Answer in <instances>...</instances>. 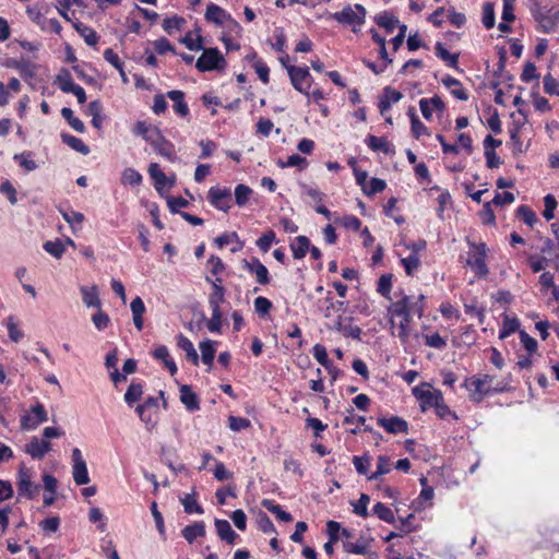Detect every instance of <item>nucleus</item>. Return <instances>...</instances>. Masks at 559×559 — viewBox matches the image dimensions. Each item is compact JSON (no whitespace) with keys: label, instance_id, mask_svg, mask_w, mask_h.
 <instances>
[{"label":"nucleus","instance_id":"nucleus-49","mask_svg":"<svg viewBox=\"0 0 559 559\" xmlns=\"http://www.w3.org/2000/svg\"><path fill=\"white\" fill-rule=\"evenodd\" d=\"M143 394V389L140 383H131L124 394V400L129 405L139 401Z\"/></svg>","mask_w":559,"mask_h":559},{"label":"nucleus","instance_id":"nucleus-25","mask_svg":"<svg viewBox=\"0 0 559 559\" xmlns=\"http://www.w3.org/2000/svg\"><path fill=\"white\" fill-rule=\"evenodd\" d=\"M132 317H133V323L135 328L141 331L143 329L144 322H143V313L145 312V305L141 297H135L130 305Z\"/></svg>","mask_w":559,"mask_h":559},{"label":"nucleus","instance_id":"nucleus-14","mask_svg":"<svg viewBox=\"0 0 559 559\" xmlns=\"http://www.w3.org/2000/svg\"><path fill=\"white\" fill-rule=\"evenodd\" d=\"M419 108L425 119L430 120L432 117V109L442 112L445 105L441 97L435 95L431 98H421L419 100Z\"/></svg>","mask_w":559,"mask_h":559},{"label":"nucleus","instance_id":"nucleus-50","mask_svg":"<svg viewBox=\"0 0 559 559\" xmlns=\"http://www.w3.org/2000/svg\"><path fill=\"white\" fill-rule=\"evenodd\" d=\"M389 472H390V459L385 455H380L378 457L377 471L369 476V479L376 480L381 475L388 474Z\"/></svg>","mask_w":559,"mask_h":559},{"label":"nucleus","instance_id":"nucleus-27","mask_svg":"<svg viewBox=\"0 0 559 559\" xmlns=\"http://www.w3.org/2000/svg\"><path fill=\"white\" fill-rule=\"evenodd\" d=\"M310 247V240L306 236H298L295 238L294 242L290 245V249L293 251V257L295 259L305 258L307 251Z\"/></svg>","mask_w":559,"mask_h":559},{"label":"nucleus","instance_id":"nucleus-29","mask_svg":"<svg viewBox=\"0 0 559 559\" xmlns=\"http://www.w3.org/2000/svg\"><path fill=\"white\" fill-rule=\"evenodd\" d=\"M225 301V288L221 284L214 283V289L209 296V305L212 311L221 310V304Z\"/></svg>","mask_w":559,"mask_h":559},{"label":"nucleus","instance_id":"nucleus-2","mask_svg":"<svg viewBox=\"0 0 559 559\" xmlns=\"http://www.w3.org/2000/svg\"><path fill=\"white\" fill-rule=\"evenodd\" d=\"M366 14V9L361 4H348L342 11L331 14V17L340 24L352 26L353 32L356 33V27L365 23Z\"/></svg>","mask_w":559,"mask_h":559},{"label":"nucleus","instance_id":"nucleus-5","mask_svg":"<svg viewBox=\"0 0 559 559\" xmlns=\"http://www.w3.org/2000/svg\"><path fill=\"white\" fill-rule=\"evenodd\" d=\"M203 52L197 60L195 67L201 72L222 71L226 67V60L217 48H203Z\"/></svg>","mask_w":559,"mask_h":559},{"label":"nucleus","instance_id":"nucleus-13","mask_svg":"<svg viewBox=\"0 0 559 559\" xmlns=\"http://www.w3.org/2000/svg\"><path fill=\"white\" fill-rule=\"evenodd\" d=\"M378 425L385 429L389 433H407L408 424L406 420L399 416H393L390 418H379Z\"/></svg>","mask_w":559,"mask_h":559},{"label":"nucleus","instance_id":"nucleus-42","mask_svg":"<svg viewBox=\"0 0 559 559\" xmlns=\"http://www.w3.org/2000/svg\"><path fill=\"white\" fill-rule=\"evenodd\" d=\"M121 182L133 187L139 186L142 182V175L133 168H126L122 173Z\"/></svg>","mask_w":559,"mask_h":559},{"label":"nucleus","instance_id":"nucleus-19","mask_svg":"<svg viewBox=\"0 0 559 559\" xmlns=\"http://www.w3.org/2000/svg\"><path fill=\"white\" fill-rule=\"evenodd\" d=\"M479 253L475 254L467 260V264L478 274L479 276H486L488 269L485 263V245L481 243L479 247Z\"/></svg>","mask_w":559,"mask_h":559},{"label":"nucleus","instance_id":"nucleus-22","mask_svg":"<svg viewBox=\"0 0 559 559\" xmlns=\"http://www.w3.org/2000/svg\"><path fill=\"white\" fill-rule=\"evenodd\" d=\"M205 17L207 21L215 23L216 25H223L230 15L227 14L221 7L211 3L206 8Z\"/></svg>","mask_w":559,"mask_h":559},{"label":"nucleus","instance_id":"nucleus-51","mask_svg":"<svg viewBox=\"0 0 559 559\" xmlns=\"http://www.w3.org/2000/svg\"><path fill=\"white\" fill-rule=\"evenodd\" d=\"M154 130H158L157 128L151 127L145 121H138L134 124L133 133L136 135H141L147 141V138H154Z\"/></svg>","mask_w":559,"mask_h":559},{"label":"nucleus","instance_id":"nucleus-54","mask_svg":"<svg viewBox=\"0 0 559 559\" xmlns=\"http://www.w3.org/2000/svg\"><path fill=\"white\" fill-rule=\"evenodd\" d=\"M275 233L273 230L265 231L258 240L257 246L263 252H267L271 245L275 241Z\"/></svg>","mask_w":559,"mask_h":559},{"label":"nucleus","instance_id":"nucleus-3","mask_svg":"<svg viewBox=\"0 0 559 559\" xmlns=\"http://www.w3.org/2000/svg\"><path fill=\"white\" fill-rule=\"evenodd\" d=\"M531 1L530 10L535 21L539 24L540 29L544 33L552 32L559 22V10L551 8L544 11L537 0Z\"/></svg>","mask_w":559,"mask_h":559},{"label":"nucleus","instance_id":"nucleus-45","mask_svg":"<svg viewBox=\"0 0 559 559\" xmlns=\"http://www.w3.org/2000/svg\"><path fill=\"white\" fill-rule=\"evenodd\" d=\"M57 83L59 85V88L64 93H70L76 85L73 82L68 70H63L60 74H58Z\"/></svg>","mask_w":559,"mask_h":559},{"label":"nucleus","instance_id":"nucleus-47","mask_svg":"<svg viewBox=\"0 0 559 559\" xmlns=\"http://www.w3.org/2000/svg\"><path fill=\"white\" fill-rule=\"evenodd\" d=\"M399 319H400L399 323L395 324V326H397V336L401 338V341L403 343H407L409 333H411L409 323H411L412 317L409 314L407 317L399 318Z\"/></svg>","mask_w":559,"mask_h":559},{"label":"nucleus","instance_id":"nucleus-61","mask_svg":"<svg viewBox=\"0 0 559 559\" xmlns=\"http://www.w3.org/2000/svg\"><path fill=\"white\" fill-rule=\"evenodd\" d=\"M271 308L272 302L267 298L260 296L254 299V310L257 313L265 316L270 312Z\"/></svg>","mask_w":559,"mask_h":559},{"label":"nucleus","instance_id":"nucleus-60","mask_svg":"<svg viewBox=\"0 0 559 559\" xmlns=\"http://www.w3.org/2000/svg\"><path fill=\"white\" fill-rule=\"evenodd\" d=\"M343 547L346 552L356 554V555H365L367 554L368 547L362 543H353L349 540L343 542Z\"/></svg>","mask_w":559,"mask_h":559},{"label":"nucleus","instance_id":"nucleus-23","mask_svg":"<svg viewBox=\"0 0 559 559\" xmlns=\"http://www.w3.org/2000/svg\"><path fill=\"white\" fill-rule=\"evenodd\" d=\"M167 97L170 98L174 104V110L180 115L181 117H186L189 115V107L185 102V93L182 91H169L167 93Z\"/></svg>","mask_w":559,"mask_h":559},{"label":"nucleus","instance_id":"nucleus-9","mask_svg":"<svg viewBox=\"0 0 559 559\" xmlns=\"http://www.w3.org/2000/svg\"><path fill=\"white\" fill-rule=\"evenodd\" d=\"M154 138H147V142H150V144L159 155L166 157L170 162H175L177 156L175 153L174 144L164 138L159 130H154Z\"/></svg>","mask_w":559,"mask_h":559},{"label":"nucleus","instance_id":"nucleus-24","mask_svg":"<svg viewBox=\"0 0 559 559\" xmlns=\"http://www.w3.org/2000/svg\"><path fill=\"white\" fill-rule=\"evenodd\" d=\"M181 534L189 544H192L198 537L205 535V524L204 522H195L192 525H187Z\"/></svg>","mask_w":559,"mask_h":559},{"label":"nucleus","instance_id":"nucleus-20","mask_svg":"<svg viewBox=\"0 0 559 559\" xmlns=\"http://www.w3.org/2000/svg\"><path fill=\"white\" fill-rule=\"evenodd\" d=\"M80 290L82 294L83 302L86 307H94L98 309L100 308L102 302L98 296V288L96 285H93L91 287L82 286Z\"/></svg>","mask_w":559,"mask_h":559},{"label":"nucleus","instance_id":"nucleus-18","mask_svg":"<svg viewBox=\"0 0 559 559\" xmlns=\"http://www.w3.org/2000/svg\"><path fill=\"white\" fill-rule=\"evenodd\" d=\"M217 535L222 540L233 545L237 538V534L231 528L227 520L216 519L214 522Z\"/></svg>","mask_w":559,"mask_h":559},{"label":"nucleus","instance_id":"nucleus-26","mask_svg":"<svg viewBox=\"0 0 559 559\" xmlns=\"http://www.w3.org/2000/svg\"><path fill=\"white\" fill-rule=\"evenodd\" d=\"M217 343L211 340H205L200 343L199 347L202 354V361L203 364L207 365L210 368L213 365V360L216 353V345Z\"/></svg>","mask_w":559,"mask_h":559},{"label":"nucleus","instance_id":"nucleus-28","mask_svg":"<svg viewBox=\"0 0 559 559\" xmlns=\"http://www.w3.org/2000/svg\"><path fill=\"white\" fill-rule=\"evenodd\" d=\"M178 346L185 350L187 358L194 365L199 364V355L191 341L182 334L178 337Z\"/></svg>","mask_w":559,"mask_h":559},{"label":"nucleus","instance_id":"nucleus-30","mask_svg":"<svg viewBox=\"0 0 559 559\" xmlns=\"http://www.w3.org/2000/svg\"><path fill=\"white\" fill-rule=\"evenodd\" d=\"M148 174L155 182V188L160 191L168 182V177L160 170L157 163H151L148 166Z\"/></svg>","mask_w":559,"mask_h":559},{"label":"nucleus","instance_id":"nucleus-62","mask_svg":"<svg viewBox=\"0 0 559 559\" xmlns=\"http://www.w3.org/2000/svg\"><path fill=\"white\" fill-rule=\"evenodd\" d=\"M229 428L233 431H240L250 427L251 423L248 418L230 416L228 418Z\"/></svg>","mask_w":559,"mask_h":559},{"label":"nucleus","instance_id":"nucleus-44","mask_svg":"<svg viewBox=\"0 0 559 559\" xmlns=\"http://www.w3.org/2000/svg\"><path fill=\"white\" fill-rule=\"evenodd\" d=\"M44 249L46 252H48L49 254H51L52 257H55L56 259H60L62 257V254L64 253V243L57 239L55 241H46L44 243Z\"/></svg>","mask_w":559,"mask_h":559},{"label":"nucleus","instance_id":"nucleus-64","mask_svg":"<svg viewBox=\"0 0 559 559\" xmlns=\"http://www.w3.org/2000/svg\"><path fill=\"white\" fill-rule=\"evenodd\" d=\"M92 321L97 330L106 329L110 322L109 316L100 309L92 317Z\"/></svg>","mask_w":559,"mask_h":559},{"label":"nucleus","instance_id":"nucleus-43","mask_svg":"<svg viewBox=\"0 0 559 559\" xmlns=\"http://www.w3.org/2000/svg\"><path fill=\"white\" fill-rule=\"evenodd\" d=\"M373 513L382 521L386 523H393L395 521L393 511L384 506L382 502H378L373 506Z\"/></svg>","mask_w":559,"mask_h":559},{"label":"nucleus","instance_id":"nucleus-59","mask_svg":"<svg viewBox=\"0 0 559 559\" xmlns=\"http://www.w3.org/2000/svg\"><path fill=\"white\" fill-rule=\"evenodd\" d=\"M544 91L549 95L559 96V82L550 74L544 78Z\"/></svg>","mask_w":559,"mask_h":559},{"label":"nucleus","instance_id":"nucleus-33","mask_svg":"<svg viewBox=\"0 0 559 559\" xmlns=\"http://www.w3.org/2000/svg\"><path fill=\"white\" fill-rule=\"evenodd\" d=\"M435 49L437 57L445 61L450 67L459 68V53H450L441 43H437Z\"/></svg>","mask_w":559,"mask_h":559},{"label":"nucleus","instance_id":"nucleus-10","mask_svg":"<svg viewBox=\"0 0 559 559\" xmlns=\"http://www.w3.org/2000/svg\"><path fill=\"white\" fill-rule=\"evenodd\" d=\"M73 461V480L76 485H85L90 483L88 472L86 462L84 461L80 449L74 448L72 450Z\"/></svg>","mask_w":559,"mask_h":559},{"label":"nucleus","instance_id":"nucleus-35","mask_svg":"<svg viewBox=\"0 0 559 559\" xmlns=\"http://www.w3.org/2000/svg\"><path fill=\"white\" fill-rule=\"evenodd\" d=\"M367 144L374 152L381 151L384 154H390L392 152L390 143L383 138L369 135L367 139Z\"/></svg>","mask_w":559,"mask_h":559},{"label":"nucleus","instance_id":"nucleus-37","mask_svg":"<svg viewBox=\"0 0 559 559\" xmlns=\"http://www.w3.org/2000/svg\"><path fill=\"white\" fill-rule=\"evenodd\" d=\"M61 115L75 131L80 133L85 131L84 123L79 118L74 117L73 110L71 108L63 107L61 109Z\"/></svg>","mask_w":559,"mask_h":559},{"label":"nucleus","instance_id":"nucleus-56","mask_svg":"<svg viewBox=\"0 0 559 559\" xmlns=\"http://www.w3.org/2000/svg\"><path fill=\"white\" fill-rule=\"evenodd\" d=\"M185 24V19L179 16L167 17L163 22V28L168 34H171L174 29H180Z\"/></svg>","mask_w":559,"mask_h":559},{"label":"nucleus","instance_id":"nucleus-46","mask_svg":"<svg viewBox=\"0 0 559 559\" xmlns=\"http://www.w3.org/2000/svg\"><path fill=\"white\" fill-rule=\"evenodd\" d=\"M495 5L491 2H486L483 7V24L489 29L495 26Z\"/></svg>","mask_w":559,"mask_h":559},{"label":"nucleus","instance_id":"nucleus-38","mask_svg":"<svg viewBox=\"0 0 559 559\" xmlns=\"http://www.w3.org/2000/svg\"><path fill=\"white\" fill-rule=\"evenodd\" d=\"M252 194V189L246 185H238L235 188V202L238 206H243L249 201Z\"/></svg>","mask_w":559,"mask_h":559},{"label":"nucleus","instance_id":"nucleus-21","mask_svg":"<svg viewBox=\"0 0 559 559\" xmlns=\"http://www.w3.org/2000/svg\"><path fill=\"white\" fill-rule=\"evenodd\" d=\"M442 84L448 87V88H452L451 90V94L460 99V100H467L468 99V94L467 92L465 91V88L462 86V83L450 76V75H445L443 79H442Z\"/></svg>","mask_w":559,"mask_h":559},{"label":"nucleus","instance_id":"nucleus-31","mask_svg":"<svg viewBox=\"0 0 559 559\" xmlns=\"http://www.w3.org/2000/svg\"><path fill=\"white\" fill-rule=\"evenodd\" d=\"M180 502L183 506L185 512L188 514L198 513L202 514L204 512L203 508L195 500V491L192 493H186L180 498Z\"/></svg>","mask_w":559,"mask_h":559},{"label":"nucleus","instance_id":"nucleus-11","mask_svg":"<svg viewBox=\"0 0 559 559\" xmlns=\"http://www.w3.org/2000/svg\"><path fill=\"white\" fill-rule=\"evenodd\" d=\"M242 265L248 272L255 275L259 284L267 285L270 283L269 271L258 258H252L250 261L242 260Z\"/></svg>","mask_w":559,"mask_h":559},{"label":"nucleus","instance_id":"nucleus-52","mask_svg":"<svg viewBox=\"0 0 559 559\" xmlns=\"http://www.w3.org/2000/svg\"><path fill=\"white\" fill-rule=\"evenodd\" d=\"M180 41L189 49L199 51L203 49V37L199 34L195 39L192 38L191 33H188Z\"/></svg>","mask_w":559,"mask_h":559},{"label":"nucleus","instance_id":"nucleus-32","mask_svg":"<svg viewBox=\"0 0 559 559\" xmlns=\"http://www.w3.org/2000/svg\"><path fill=\"white\" fill-rule=\"evenodd\" d=\"M61 140L63 143L69 145L72 150L82 153L83 155H87L90 153V147L79 138L62 133Z\"/></svg>","mask_w":559,"mask_h":559},{"label":"nucleus","instance_id":"nucleus-34","mask_svg":"<svg viewBox=\"0 0 559 559\" xmlns=\"http://www.w3.org/2000/svg\"><path fill=\"white\" fill-rule=\"evenodd\" d=\"M262 506L267 511L275 514L278 520H281L283 522H292L293 521V516L288 512L282 510L281 506L275 504L273 501L265 499L262 501Z\"/></svg>","mask_w":559,"mask_h":559},{"label":"nucleus","instance_id":"nucleus-41","mask_svg":"<svg viewBox=\"0 0 559 559\" xmlns=\"http://www.w3.org/2000/svg\"><path fill=\"white\" fill-rule=\"evenodd\" d=\"M75 28L88 46H95L98 43V36L93 28L83 24L75 25Z\"/></svg>","mask_w":559,"mask_h":559},{"label":"nucleus","instance_id":"nucleus-63","mask_svg":"<svg viewBox=\"0 0 559 559\" xmlns=\"http://www.w3.org/2000/svg\"><path fill=\"white\" fill-rule=\"evenodd\" d=\"M369 501V496L361 493L358 501L354 504V512L362 518H366L368 515L367 506Z\"/></svg>","mask_w":559,"mask_h":559},{"label":"nucleus","instance_id":"nucleus-48","mask_svg":"<svg viewBox=\"0 0 559 559\" xmlns=\"http://www.w3.org/2000/svg\"><path fill=\"white\" fill-rule=\"evenodd\" d=\"M392 288V274H383L378 282V293L386 299H391L390 293Z\"/></svg>","mask_w":559,"mask_h":559},{"label":"nucleus","instance_id":"nucleus-12","mask_svg":"<svg viewBox=\"0 0 559 559\" xmlns=\"http://www.w3.org/2000/svg\"><path fill=\"white\" fill-rule=\"evenodd\" d=\"M463 385L468 390L471 400L477 403L481 402L490 393L488 388H485L484 382L479 381L476 377L466 379Z\"/></svg>","mask_w":559,"mask_h":559},{"label":"nucleus","instance_id":"nucleus-7","mask_svg":"<svg viewBox=\"0 0 559 559\" xmlns=\"http://www.w3.org/2000/svg\"><path fill=\"white\" fill-rule=\"evenodd\" d=\"M210 203L217 210L227 213L231 207V190L229 188L212 187L207 192Z\"/></svg>","mask_w":559,"mask_h":559},{"label":"nucleus","instance_id":"nucleus-55","mask_svg":"<svg viewBox=\"0 0 559 559\" xmlns=\"http://www.w3.org/2000/svg\"><path fill=\"white\" fill-rule=\"evenodd\" d=\"M313 357L318 360L320 365L325 368H330V360L328 357L326 348L321 344H316L313 346Z\"/></svg>","mask_w":559,"mask_h":559},{"label":"nucleus","instance_id":"nucleus-6","mask_svg":"<svg viewBox=\"0 0 559 559\" xmlns=\"http://www.w3.org/2000/svg\"><path fill=\"white\" fill-rule=\"evenodd\" d=\"M17 492L19 496L33 499L39 490V485L32 481V472L25 465L19 468L17 473Z\"/></svg>","mask_w":559,"mask_h":559},{"label":"nucleus","instance_id":"nucleus-8","mask_svg":"<svg viewBox=\"0 0 559 559\" xmlns=\"http://www.w3.org/2000/svg\"><path fill=\"white\" fill-rule=\"evenodd\" d=\"M293 86L300 93L309 95L310 84L308 79L310 78L309 70L307 68L296 66H285Z\"/></svg>","mask_w":559,"mask_h":559},{"label":"nucleus","instance_id":"nucleus-39","mask_svg":"<svg viewBox=\"0 0 559 559\" xmlns=\"http://www.w3.org/2000/svg\"><path fill=\"white\" fill-rule=\"evenodd\" d=\"M376 22L380 27H383L389 33L393 32L399 24V20L388 12L379 15L376 19Z\"/></svg>","mask_w":559,"mask_h":559},{"label":"nucleus","instance_id":"nucleus-40","mask_svg":"<svg viewBox=\"0 0 559 559\" xmlns=\"http://www.w3.org/2000/svg\"><path fill=\"white\" fill-rule=\"evenodd\" d=\"M520 326V322L516 318L504 317L502 329L500 330L499 337L501 340L508 337L514 333Z\"/></svg>","mask_w":559,"mask_h":559},{"label":"nucleus","instance_id":"nucleus-4","mask_svg":"<svg viewBox=\"0 0 559 559\" xmlns=\"http://www.w3.org/2000/svg\"><path fill=\"white\" fill-rule=\"evenodd\" d=\"M413 394L418 400L421 412H427L429 408L441 402L442 392L433 389L428 382H423L419 385L413 388Z\"/></svg>","mask_w":559,"mask_h":559},{"label":"nucleus","instance_id":"nucleus-36","mask_svg":"<svg viewBox=\"0 0 559 559\" xmlns=\"http://www.w3.org/2000/svg\"><path fill=\"white\" fill-rule=\"evenodd\" d=\"M103 106L99 100H93L88 104V112L92 116V124L96 129L102 128L103 118H102Z\"/></svg>","mask_w":559,"mask_h":559},{"label":"nucleus","instance_id":"nucleus-57","mask_svg":"<svg viewBox=\"0 0 559 559\" xmlns=\"http://www.w3.org/2000/svg\"><path fill=\"white\" fill-rule=\"evenodd\" d=\"M516 212L518 215L523 219V222L531 227L537 221L535 213L526 205H521Z\"/></svg>","mask_w":559,"mask_h":559},{"label":"nucleus","instance_id":"nucleus-17","mask_svg":"<svg viewBox=\"0 0 559 559\" xmlns=\"http://www.w3.org/2000/svg\"><path fill=\"white\" fill-rule=\"evenodd\" d=\"M180 401L190 412L198 411L200 408L199 397L188 384H182L180 386Z\"/></svg>","mask_w":559,"mask_h":559},{"label":"nucleus","instance_id":"nucleus-15","mask_svg":"<svg viewBox=\"0 0 559 559\" xmlns=\"http://www.w3.org/2000/svg\"><path fill=\"white\" fill-rule=\"evenodd\" d=\"M50 450L51 444L49 441L39 440L36 437L32 438L25 449L26 453H28L33 459L38 460L43 459Z\"/></svg>","mask_w":559,"mask_h":559},{"label":"nucleus","instance_id":"nucleus-58","mask_svg":"<svg viewBox=\"0 0 559 559\" xmlns=\"http://www.w3.org/2000/svg\"><path fill=\"white\" fill-rule=\"evenodd\" d=\"M402 264L405 267V272L407 275H412L413 272L419 266V258L417 253H412L407 258L402 259Z\"/></svg>","mask_w":559,"mask_h":559},{"label":"nucleus","instance_id":"nucleus-53","mask_svg":"<svg viewBox=\"0 0 559 559\" xmlns=\"http://www.w3.org/2000/svg\"><path fill=\"white\" fill-rule=\"evenodd\" d=\"M544 204H545V210L543 212V216L547 221H550L555 216L554 212H555V210H556V207L558 205L557 200H556V198L552 194H547L544 198Z\"/></svg>","mask_w":559,"mask_h":559},{"label":"nucleus","instance_id":"nucleus-16","mask_svg":"<svg viewBox=\"0 0 559 559\" xmlns=\"http://www.w3.org/2000/svg\"><path fill=\"white\" fill-rule=\"evenodd\" d=\"M157 403H158L157 397L150 396L145 400V402L143 404H139L135 408L140 419L145 424V426L148 430H152L156 426L157 420H156V418H146V411L150 407H156Z\"/></svg>","mask_w":559,"mask_h":559},{"label":"nucleus","instance_id":"nucleus-1","mask_svg":"<svg viewBox=\"0 0 559 559\" xmlns=\"http://www.w3.org/2000/svg\"><path fill=\"white\" fill-rule=\"evenodd\" d=\"M424 295L418 296L416 300H413L411 296L402 295V298L392 302L388 309L390 314V322L392 328H395L396 319L407 317L412 313L421 318L424 313Z\"/></svg>","mask_w":559,"mask_h":559}]
</instances>
